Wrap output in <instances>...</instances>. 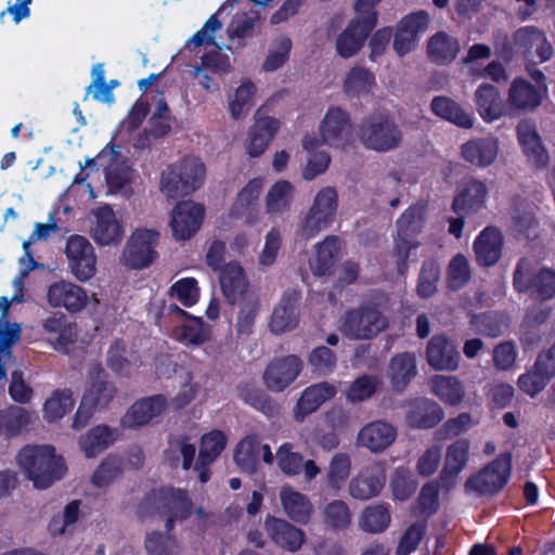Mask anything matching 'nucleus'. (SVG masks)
I'll return each mask as SVG.
<instances>
[{
    "mask_svg": "<svg viewBox=\"0 0 555 555\" xmlns=\"http://www.w3.org/2000/svg\"><path fill=\"white\" fill-rule=\"evenodd\" d=\"M227 436L221 430H211L202 437L199 461L203 465L214 462L224 450Z\"/></svg>",
    "mask_w": 555,
    "mask_h": 555,
    "instance_id": "obj_61",
    "label": "nucleus"
},
{
    "mask_svg": "<svg viewBox=\"0 0 555 555\" xmlns=\"http://www.w3.org/2000/svg\"><path fill=\"white\" fill-rule=\"evenodd\" d=\"M106 364L115 374L129 377L140 369L141 361L135 352L127 350L122 340L116 339L107 350Z\"/></svg>",
    "mask_w": 555,
    "mask_h": 555,
    "instance_id": "obj_41",
    "label": "nucleus"
},
{
    "mask_svg": "<svg viewBox=\"0 0 555 555\" xmlns=\"http://www.w3.org/2000/svg\"><path fill=\"white\" fill-rule=\"evenodd\" d=\"M375 83L372 73L363 67H353L344 80V90L349 96L370 92Z\"/></svg>",
    "mask_w": 555,
    "mask_h": 555,
    "instance_id": "obj_59",
    "label": "nucleus"
},
{
    "mask_svg": "<svg viewBox=\"0 0 555 555\" xmlns=\"http://www.w3.org/2000/svg\"><path fill=\"white\" fill-rule=\"evenodd\" d=\"M459 50V41L443 31L434 35L427 44L429 57L438 64L452 62Z\"/></svg>",
    "mask_w": 555,
    "mask_h": 555,
    "instance_id": "obj_51",
    "label": "nucleus"
},
{
    "mask_svg": "<svg viewBox=\"0 0 555 555\" xmlns=\"http://www.w3.org/2000/svg\"><path fill=\"white\" fill-rule=\"evenodd\" d=\"M511 462L512 457L508 453L499 455L494 461L466 480V491L480 495L493 494L500 491L508 481Z\"/></svg>",
    "mask_w": 555,
    "mask_h": 555,
    "instance_id": "obj_11",
    "label": "nucleus"
},
{
    "mask_svg": "<svg viewBox=\"0 0 555 555\" xmlns=\"http://www.w3.org/2000/svg\"><path fill=\"white\" fill-rule=\"evenodd\" d=\"M517 140L528 160L537 168H543L548 162L547 152L542 144L533 121L524 119L516 128Z\"/></svg>",
    "mask_w": 555,
    "mask_h": 555,
    "instance_id": "obj_30",
    "label": "nucleus"
},
{
    "mask_svg": "<svg viewBox=\"0 0 555 555\" xmlns=\"http://www.w3.org/2000/svg\"><path fill=\"white\" fill-rule=\"evenodd\" d=\"M255 85L250 81H243L234 94L229 98V109L234 119L245 116L253 106Z\"/></svg>",
    "mask_w": 555,
    "mask_h": 555,
    "instance_id": "obj_57",
    "label": "nucleus"
},
{
    "mask_svg": "<svg viewBox=\"0 0 555 555\" xmlns=\"http://www.w3.org/2000/svg\"><path fill=\"white\" fill-rule=\"evenodd\" d=\"M338 205L339 196L334 186L326 185L318 190L300 221V235L310 240L331 227L336 219Z\"/></svg>",
    "mask_w": 555,
    "mask_h": 555,
    "instance_id": "obj_6",
    "label": "nucleus"
},
{
    "mask_svg": "<svg viewBox=\"0 0 555 555\" xmlns=\"http://www.w3.org/2000/svg\"><path fill=\"white\" fill-rule=\"evenodd\" d=\"M210 335V328L201 318H190L173 331V337L185 345H202Z\"/></svg>",
    "mask_w": 555,
    "mask_h": 555,
    "instance_id": "obj_52",
    "label": "nucleus"
},
{
    "mask_svg": "<svg viewBox=\"0 0 555 555\" xmlns=\"http://www.w3.org/2000/svg\"><path fill=\"white\" fill-rule=\"evenodd\" d=\"M375 25L373 15L367 20H362L358 16L353 18L336 39L337 53L344 59H349L357 54Z\"/></svg>",
    "mask_w": 555,
    "mask_h": 555,
    "instance_id": "obj_27",
    "label": "nucleus"
},
{
    "mask_svg": "<svg viewBox=\"0 0 555 555\" xmlns=\"http://www.w3.org/2000/svg\"><path fill=\"white\" fill-rule=\"evenodd\" d=\"M341 248L337 236H326L321 243L313 246V253L309 258V266L315 275H325L330 272L339 256Z\"/></svg>",
    "mask_w": 555,
    "mask_h": 555,
    "instance_id": "obj_40",
    "label": "nucleus"
},
{
    "mask_svg": "<svg viewBox=\"0 0 555 555\" xmlns=\"http://www.w3.org/2000/svg\"><path fill=\"white\" fill-rule=\"evenodd\" d=\"M235 4L236 0H227L220 7V9L206 21L204 26L190 39L189 44L194 47H199L203 44H215L221 49V46L217 44L215 41L216 34L222 28V23L218 16L227 8H233Z\"/></svg>",
    "mask_w": 555,
    "mask_h": 555,
    "instance_id": "obj_55",
    "label": "nucleus"
},
{
    "mask_svg": "<svg viewBox=\"0 0 555 555\" xmlns=\"http://www.w3.org/2000/svg\"><path fill=\"white\" fill-rule=\"evenodd\" d=\"M299 294L294 291H286L280 302L274 308L269 323L273 334L281 335L294 330L299 322L298 312Z\"/></svg>",
    "mask_w": 555,
    "mask_h": 555,
    "instance_id": "obj_29",
    "label": "nucleus"
},
{
    "mask_svg": "<svg viewBox=\"0 0 555 555\" xmlns=\"http://www.w3.org/2000/svg\"><path fill=\"white\" fill-rule=\"evenodd\" d=\"M513 48L527 57H537L541 63L553 55V47L545 33L535 26H524L517 29L512 38Z\"/></svg>",
    "mask_w": 555,
    "mask_h": 555,
    "instance_id": "obj_19",
    "label": "nucleus"
},
{
    "mask_svg": "<svg viewBox=\"0 0 555 555\" xmlns=\"http://www.w3.org/2000/svg\"><path fill=\"white\" fill-rule=\"evenodd\" d=\"M205 209L192 201L178 203L171 211L170 228L177 241L190 240L201 228Z\"/></svg>",
    "mask_w": 555,
    "mask_h": 555,
    "instance_id": "obj_17",
    "label": "nucleus"
},
{
    "mask_svg": "<svg viewBox=\"0 0 555 555\" xmlns=\"http://www.w3.org/2000/svg\"><path fill=\"white\" fill-rule=\"evenodd\" d=\"M441 406L428 399L416 400L408 411V422L417 428H430L443 418Z\"/></svg>",
    "mask_w": 555,
    "mask_h": 555,
    "instance_id": "obj_46",
    "label": "nucleus"
},
{
    "mask_svg": "<svg viewBox=\"0 0 555 555\" xmlns=\"http://www.w3.org/2000/svg\"><path fill=\"white\" fill-rule=\"evenodd\" d=\"M89 235L98 246H117L125 236L122 217L108 204L94 207L88 217Z\"/></svg>",
    "mask_w": 555,
    "mask_h": 555,
    "instance_id": "obj_7",
    "label": "nucleus"
},
{
    "mask_svg": "<svg viewBox=\"0 0 555 555\" xmlns=\"http://www.w3.org/2000/svg\"><path fill=\"white\" fill-rule=\"evenodd\" d=\"M429 15L425 11L411 13L397 25L393 50L403 56L415 50L421 36L428 29Z\"/></svg>",
    "mask_w": 555,
    "mask_h": 555,
    "instance_id": "obj_16",
    "label": "nucleus"
},
{
    "mask_svg": "<svg viewBox=\"0 0 555 555\" xmlns=\"http://www.w3.org/2000/svg\"><path fill=\"white\" fill-rule=\"evenodd\" d=\"M388 321L375 307L363 306L349 310L341 324V332L352 339H371L386 330Z\"/></svg>",
    "mask_w": 555,
    "mask_h": 555,
    "instance_id": "obj_9",
    "label": "nucleus"
},
{
    "mask_svg": "<svg viewBox=\"0 0 555 555\" xmlns=\"http://www.w3.org/2000/svg\"><path fill=\"white\" fill-rule=\"evenodd\" d=\"M416 373L417 367L414 354L402 352L391 358L387 370V377L395 389L403 390Z\"/></svg>",
    "mask_w": 555,
    "mask_h": 555,
    "instance_id": "obj_44",
    "label": "nucleus"
},
{
    "mask_svg": "<svg viewBox=\"0 0 555 555\" xmlns=\"http://www.w3.org/2000/svg\"><path fill=\"white\" fill-rule=\"evenodd\" d=\"M220 285L230 301L234 302L241 299L247 289V281L242 267L236 262L227 263L220 272Z\"/></svg>",
    "mask_w": 555,
    "mask_h": 555,
    "instance_id": "obj_48",
    "label": "nucleus"
},
{
    "mask_svg": "<svg viewBox=\"0 0 555 555\" xmlns=\"http://www.w3.org/2000/svg\"><path fill=\"white\" fill-rule=\"evenodd\" d=\"M351 457L347 453H336L330 461L326 470V483L335 490H341L350 477Z\"/></svg>",
    "mask_w": 555,
    "mask_h": 555,
    "instance_id": "obj_53",
    "label": "nucleus"
},
{
    "mask_svg": "<svg viewBox=\"0 0 555 555\" xmlns=\"http://www.w3.org/2000/svg\"><path fill=\"white\" fill-rule=\"evenodd\" d=\"M263 528L270 540L280 548L295 553L306 542V533L285 519L267 515Z\"/></svg>",
    "mask_w": 555,
    "mask_h": 555,
    "instance_id": "obj_24",
    "label": "nucleus"
},
{
    "mask_svg": "<svg viewBox=\"0 0 555 555\" xmlns=\"http://www.w3.org/2000/svg\"><path fill=\"white\" fill-rule=\"evenodd\" d=\"M336 393L337 388L327 382L318 383L306 388L294 409L296 421L302 422L308 415L315 412L320 405L334 398Z\"/></svg>",
    "mask_w": 555,
    "mask_h": 555,
    "instance_id": "obj_36",
    "label": "nucleus"
},
{
    "mask_svg": "<svg viewBox=\"0 0 555 555\" xmlns=\"http://www.w3.org/2000/svg\"><path fill=\"white\" fill-rule=\"evenodd\" d=\"M476 109L486 122L500 119L505 112V105L499 90L490 83H481L475 91Z\"/></svg>",
    "mask_w": 555,
    "mask_h": 555,
    "instance_id": "obj_37",
    "label": "nucleus"
},
{
    "mask_svg": "<svg viewBox=\"0 0 555 555\" xmlns=\"http://www.w3.org/2000/svg\"><path fill=\"white\" fill-rule=\"evenodd\" d=\"M430 107L436 116L457 127L469 129L474 126V117L451 98L435 96Z\"/></svg>",
    "mask_w": 555,
    "mask_h": 555,
    "instance_id": "obj_43",
    "label": "nucleus"
},
{
    "mask_svg": "<svg viewBox=\"0 0 555 555\" xmlns=\"http://www.w3.org/2000/svg\"><path fill=\"white\" fill-rule=\"evenodd\" d=\"M461 150L466 162L479 168H487L498 158L500 141L492 135L475 138L464 143Z\"/></svg>",
    "mask_w": 555,
    "mask_h": 555,
    "instance_id": "obj_32",
    "label": "nucleus"
},
{
    "mask_svg": "<svg viewBox=\"0 0 555 555\" xmlns=\"http://www.w3.org/2000/svg\"><path fill=\"white\" fill-rule=\"evenodd\" d=\"M263 189V179L255 178L242 188L233 202L229 216L243 219L247 225H255L261 218L259 196Z\"/></svg>",
    "mask_w": 555,
    "mask_h": 555,
    "instance_id": "obj_18",
    "label": "nucleus"
},
{
    "mask_svg": "<svg viewBox=\"0 0 555 555\" xmlns=\"http://www.w3.org/2000/svg\"><path fill=\"white\" fill-rule=\"evenodd\" d=\"M118 438V430L101 424L92 427L78 439L80 450L86 457L93 459L112 446Z\"/></svg>",
    "mask_w": 555,
    "mask_h": 555,
    "instance_id": "obj_39",
    "label": "nucleus"
},
{
    "mask_svg": "<svg viewBox=\"0 0 555 555\" xmlns=\"http://www.w3.org/2000/svg\"><path fill=\"white\" fill-rule=\"evenodd\" d=\"M153 504L166 517V529L172 530L176 520L190 517L193 504L186 491L175 488L162 489L152 495Z\"/></svg>",
    "mask_w": 555,
    "mask_h": 555,
    "instance_id": "obj_15",
    "label": "nucleus"
},
{
    "mask_svg": "<svg viewBox=\"0 0 555 555\" xmlns=\"http://www.w3.org/2000/svg\"><path fill=\"white\" fill-rule=\"evenodd\" d=\"M530 262L521 259L514 273V286L518 292L531 289L533 296L540 299H550L555 296V272L548 269L540 270L528 285Z\"/></svg>",
    "mask_w": 555,
    "mask_h": 555,
    "instance_id": "obj_23",
    "label": "nucleus"
},
{
    "mask_svg": "<svg viewBox=\"0 0 555 555\" xmlns=\"http://www.w3.org/2000/svg\"><path fill=\"white\" fill-rule=\"evenodd\" d=\"M279 498L283 512L289 519L301 525L310 521L314 508L307 495L285 485L280 489Z\"/></svg>",
    "mask_w": 555,
    "mask_h": 555,
    "instance_id": "obj_35",
    "label": "nucleus"
},
{
    "mask_svg": "<svg viewBox=\"0 0 555 555\" xmlns=\"http://www.w3.org/2000/svg\"><path fill=\"white\" fill-rule=\"evenodd\" d=\"M17 463L37 489H47L62 479L67 470L64 459L49 444L26 446L17 455Z\"/></svg>",
    "mask_w": 555,
    "mask_h": 555,
    "instance_id": "obj_1",
    "label": "nucleus"
},
{
    "mask_svg": "<svg viewBox=\"0 0 555 555\" xmlns=\"http://www.w3.org/2000/svg\"><path fill=\"white\" fill-rule=\"evenodd\" d=\"M292 40L287 36H280L270 46L268 55L263 62V69L266 72H274L282 67L287 61L291 50Z\"/></svg>",
    "mask_w": 555,
    "mask_h": 555,
    "instance_id": "obj_62",
    "label": "nucleus"
},
{
    "mask_svg": "<svg viewBox=\"0 0 555 555\" xmlns=\"http://www.w3.org/2000/svg\"><path fill=\"white\" fill-rule=\"evenodd\" d=\"M47 300L51 307L63 308L69 313L80 312L85 308L95 310L100 305L95 295L89 296L85 288L67 280L50 284Z\"/></svg>",
    "mask_w": 555,
    "mask_h": 555,
    "instance_id": "obj_10",
    "label": "nucleus"
},
{
    "mask_svg": "<svg viewBox=\"0 0 555 555\" xmlns=\"http://www.w3.org/2000/svg\"><path fill=\"white\" fill-rule=\"evenodd\" d=\"M386 482V472L383 463L375 462L362 468L349 482L348 491L351 498L360 501L377 496Z\"/></svg>",
    "mask_w": 555,
    "mask_h": 555,
    "instance_id": "obj_21",
    "label": "nucleus"
},
{
    "mask_svg": "<svg viewBox=\"0 0 555 555\" xmlns=\"http://www.w3.org/2000/svg\"><path fill=\"white\" fill-rule=\"evenodd\" d=\"M159 241V233L153 229H135L122 251L124 263L132 269H142L150 266L156 257L155 247Z\"/></svg>",
    "mask_w": 555,
    "mask_h": 555,
    "instance_id": "obj_13",
    "label": "nucleus"
},
{
    "mask_svg": "<svg viewBox=\"0 0 555 555\" xmlns=\"http://www.w3.org/2000/svg\"><path fill=\"white\" fill-rule=\"evenodd\" d=\"M391 522L390 505L376 503L362 509L358 518L360 530L370 534H379L387 530Z\"/></svg>",
    "mask_w": 555,
    "mask_h": 555,
    "instance_id": "obj_42",
    "label": "nucleus"
},
{
    "mask_svg": "<svg viewBox=\"0 0 555 555\" xmlns=\"http://www.w3.org/2000/svg\"><path fill=\"white\" fill-rule=\"evenodd\" d=\"M259 22L260 15L257 11L237 13L227 28L228 36L241 39L250 37Z\"/></svg>",
    "mask_w": 555,
    "mask_h": 555,
    "instance_id": "obj_63",
    "label": "nucleus"
},
{
    "mask_svg": "<svg viewBox=\"0 0 555 555\" xmlns=\"http://www.w3.org/2000/svg\"><path fill=\"white\" fill-rule=\"evenodd\" d=\"M353 125L349 114L339 106H330L319 125V135L307 134L302 139V149L312 153L322 144L335 149H345L350 144Z\"/></svg>",
    "mask_w": 555,
    "mask_h": 555,
    "instance_id": "obj_3",
    "label": "nucleus"
},
{
    "mask_svg": "<svg viewBox=\"0 0 555 555\" xmlns=\"http://www.w3.org/2000/svg\"><path fill=\"white\" fill-rule=\"evenodd\" d=\"M402 137L399 126L384 113L369 115L361 121L358 129V138L363 146L375 152L397 149Z\"/></svg>",
    "mask_w": 555,
    "mask_h": 555,
    "instance_id": "obj_5",
    "label": "nucleus"
},
{
    "mask_svg": "<svg viewBox=\"0 0 555 555\" xmlns=\"http://www.w3.org/2000/svg\"><path fill=\"white\" fill-rule=\"evenodd\" d=\"M535 85L524 78H516L512 81L508 90V104L517 111H531L540 106L547 92L545 77L542 72L532 74Z\"/></svg>",
    "mask_w": 555,
    "mask_h": 555,
    "instance_id": "obj_14",
    "label": "nucleus"
},
{
    "mask_svg": "<svg viewBox=\"0 0 555 555\" xmlns=\"http://www.w3.org/2000/svg\"><path fill=\"white\" fill-rule=\"evenodd\" d=\"M121 460L117 456L109 455L105 457L92 476V483L98 488L107 487L121 474Z\"/></svg>",
    "mask_w": 555,
    "mask_h": 555,
    "instance_id": "obj_64",
    "label": "nucleus"
},
{
    "mask_svg": "<svg viewBox=\"0 0 555 555\" xmlns=\"http://www.w3.org/2000/svg\"><path fill=\"white\" fill-rule=\"evenodd\" d=\"M169 296L184 307L194 306L201 297L197 280L194 278H183L176 281L169 288Z\"/></svg>",
    "mask_w": 555,
    "mask_h": 555,
    "instance_id": "obj_60",
    "label": "nucleus"
},
{
    "mask_svg": "<svg viewBox=\"0 0 555 555\" xmlns=\"http://www.w3.org/2000/svg\"><path fill=\"white\" fill-rule=\"evenodd\" d=\"M168 406V400L163 395L140 399L124 414L120 426L125 429H135L147 425L153 420L162 416Z\"/></svg>",
    "mask_w": 555,
    "mask_h": 555,
    "instance_id": "obj_20",
    "label": "nucleus"
},
{
    "mask_svg": "<svg viewBox=\"0 0 555 555\" xmlns=\"http://www.w3.org/2000/svg\"><path fill=\"white\" fill-rule=\"evenodd\" d=\"M503 247L501 232L488 227L483 229L474 242V251L478 263L489 267L498 262Z\"/></svg>",
    "mask_w": 555,
    "mask_h": 555,
    "instance_id": "obj_38",
    "label": "nucleus"
},
{
    "mask_svg": "<svg viewBox=\"0 0 555 555\" xmlns=\"http://www.w3.org/2000/svg\"><path fill=\"white\" fill-rule=\"evenodd\" d=\"M259 441L254 436L245 437L235 449L234 461L242 472L251 474L257 469Z\"/></svg>",
    "mask_w": 555,
    "mask_h": 555,
    "instance_id": "obj_56",
    "label": "nucleus"
},
{
    "mask_svg": "<svg viewBox=\"0 0 555 555\" xmlns=\"http://www.w3.org/2000/svg\"><path fill=\"white\" fill-rule=\"evenodd\" d=\"M87 167L103 169L109 194L122 197H130L133 194L134 170L120 158L117 145L107 144L96 157L87 158L83 165L80 163L81 170Z\"/></svg>",
    "mask_w": 555,
    "mask_h": 555,
    "instance_id": "obj_2",
    "label": "nucleus"
},
{
    "mask_svg": "<svg viewBox=\"0 0 555 555\" xmlns=\"http://www.w3.org/2000/svg\"><path fill=\"white\" fill-rule=\"evenodd\" d=\"M426 359L436 371H455L459 367L460 352L443 335H435L427 345Z\"/></svg>",
    "mask_w": 555,
    "mask_h": 555,
    "instance_id": "obj_31",
    "label": "nucleus"
},
{
    "mask_svg": "<svg viewBox=\"0 0 555 555\" xmlns=\"http://www.w3.org/2000/svg\"><path fill=\"white\" fill-rule=\"evenodd\" d=\"M75 400L69 390H55L44 402L43 417L48 422L63 418L74 408Z\"/></svg>",
    "mask_w": 555,
    "mask_h": 555,
    "instance_id": "obj_54",
    "label": "nucleus"
},
{
    "mask_svg": "<svg viewBox=\"0 0 555 555\" xmlns=\"http://www.w3.org/2000/svg\"><path fill=\"white\" fill-rule=\"evenodd\" d=\"M80 516L79 501L68 503L62 514L55 515L49 524V532L52 535H66L73 531Z\"/></svg>",
    "mask_w": 555,
    "mask_h": 555,
    "instance_id": "obj_58",
    "label": "nucleus"
},
{
    "mask_svg": "<svg viewBox=\"0 0 555 555\" xmlns=\"http://www.w3.org/2000/svg\"><path fill=\"white\" fill-rule=\"evenodd\" d=\"M65 256L70 273L79 282H88L96 273V255L90 241L78 234L66 240Z\"/></svg>",
    "mask_w": 555,
    "mask_h": 555,
    "instance_id": "obj_12",
    "label": "nucleus"
},
{
    "mask_svg": "<svg viewBox=\"0 0 555 555\" xmlns=\"http://www.w3.org/2000/svg\"><path fill=\"white\" fill-rule=\"evenodd\" d=\"M295 188L286 180L275 182L267 192L264 203L268 214H282L291 208Z\"/></svg>",
    "mask_w": 555,
    "mask_h": 555,
    "instance_id": "obj_50",
    "label": "nucleus"
},
{
    "mask_svg": "<svg viewBox=\"0 0 555 555\" xmlns=\"http://www.w3.org/2000/svg\"><path fill=\"white\" fill-rule=\"evenodd\" d=\"M275 460L278 467L288 477L304 474L305 480L311 481L321 473L313 460H305L291 443H284L276 450Z\"/></svg>",
    "mask_w": 555,
    "mask_h": 555,
    "instance_id": "obj_26",
    "label": "nucleus"
},
{
    "mask_svg": "<svg viewBox=\"0 0 555 555\" xmlns=\"http://www.w3.org/2000/svg\"><path fill=\"white\" fill-rule=\"evenodd\" d=\"M279 128L280 121L278 119L270 116H262L261 112L258 111L255 124L250 128L246 139L245 145L247 153L253 157L261 155L274 138Z\"/></svg>",
    "mask_w": 555,
    "mask_h": 555,
    "instance_id": "obj_33",
    "label": "nucleus"
},
{
    "mask_svg": "<svg viewBox=\"0 0 555 555\" xmlns=\"http://www.w3.org/2000/svg\"><path fill=\"white\" fill-rule=\"evenodd\" d=\"M430 387L433 393L450 406L460 405L465 398L464 384L456 376L435 375Z\"/></svg>",
    "mask_w": 555,
    "mask_h": 555,
    "instance_id": "obj_45",
    "label": "nucleus"
},
{
    "mask_svg": "<svg viewBox=\"0 0 555 555\" xmlns=\"http://www.w3.org/2000/svg\"><path fill=\"white\" fill-rule=\"evenodd\" d=\"M117 393L114 383L107 379V374L101 364L95 363L89 367L88 382L83 392V404H91L96 409H105Z\"/></svg>",
    "mask_w": 555,
    "mask_h": 555,
    "instance_id": "obj_25",
    "label": "nucleus"
},
{
    "mask_svg": "<svg viewBox=\"0 0 555 555\" xmlns=\"http://www.w3.org/2000/svg\"><path fill=\"white\" fill-rule=\"evenodd\" d=\"M302 370L296 356H286L271 361L263 372V383L273 392H281L293 384Z\"/></svg>",
    "mask_w": 555,
    "mask_h": 555,
    "instance_id": "obj_22",
    "label": "nucleus"
},
{
    "mask_svg": "<svg viewBox=\"0 0 555 555\" xmlns=\"http://www.w3.org/2000/svg\"><path fill=\"white\" fill-rule=\"evenodd\" d=\"M470 443L467 439H457L446 451L442 479H455L466 467Z\"/></svg>",
    "mask_w": 555,
    "mask_h": 555,
    "instance_id": "obj_47",
    "label": "nucleus"
},
{
    "mask_svg": "<svg viewBox=\"0 0 555 555\" xmlns=\"http://www.w3.org/2000/svg\"><path fill=\"white\" fill-rule=\"evenodd\" d=\"M425 217L426 205L420 203L406 209L397 222L398 231L395 243V256L397 257L400 272H402V268L411 251L420 245L416 236L423 229Z\"/></svg>",
    "mask_w": 555,
    "mask_h": 555,
    "instance_id": "obj_8",
    "label": "nucleus"
},
{
    "mask_svg": "<svg viewBox=\"0 0 555 555\" xmlns=\"http://www.w3.org/2000/svg\"><path fill=\"white\" fill-rule=\"evenodd\" d=\"M488 190L483 182L475 179L464 180L457 188L452 208L453 211L469 214L483 207L487 199Z\"/></svg>",
    "mask_w": 555,
    "mask_h": 555,
    "instance_id": "obj_34",
    "label": "nucleus"
},
{
    "mask_svg": "<svg viewBox=\"0 0 555 555\" xmlns=\"http://www.w3.org/2000/svg\"><path fill=\"white\" fill-rule=\"evenodd\" d=\"M323 524L331 530H347L352 524V511L347 502L335 499L324 505L321 511Z\"/></svg>",
    "mask_w": 555,
    "mask_h": 555,
    "instance_id": "obj_49",
    "label": "nucleus"
},
{
    "mask_svg": "<svg viewBox=\"0 0 555 555\" xmlns=\"http://www.w3.org/2000/svg\"><path fill=\"white\" fill-rule=\"evenodd\" d=\"M397 438V429L385 421H374L364 425L357 437L359 447L372 453H380L388 449Z\"/></svg>",
    "mask_w": 555,
    "mask_h": 555,
    "instance_id": "obj_28",
    "label": "nucleus"
},
{
    "mask_svg": "<svg viewBox=\"0 0 555 555\" xmlns=\"http://www.w3.org/2000/svg\"><path fill=\"white\" fill-rule=\"evenodd\" d=\"M205 171V166L199 158L184 157L163 172L160 191L168 198L189 195L203 184Z\"/></svg>",
    "mask_w": 555,
    "mask_h": 555,
    "instance_id": "obj_4",
    "label": "nucleus"
}]
</instances>
